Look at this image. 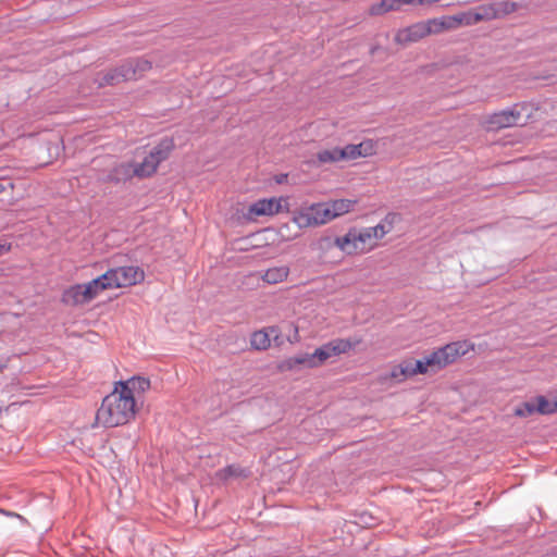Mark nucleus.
Masks as SVG:
<instances>
[{
  "label": "nucleus",
  "instance_id": "6ab92c4d",
  "mask_svg": "<svg viewBox=\"0 0 557 557\" xmlns=\"http://www.w3.org/2000/svg\"><path fill=\"white\" fill-rule=\"evenodd\" d=\"M289 270L286 267H275L268 269L262 278L269 284H276L283 282L288 276Z\"/></svg>",
  "mask_w": 557,
  "mask_h": 557
},
{
  "label": "nucleus",
  "instance_id": "ddd939ff",
  "mask_svg": "<svg viewBox=\"0 0 557 557\" xmlns=\"http://www.w3.org/2000/svg\"><path fill=\"white\" fill-rule=\"evenodd\" d=\"M136 176L133 162H125L115 165L108 175V181L113 183H121Z\"/></svg>",
  "mask_w": 557,
  "mask_h": 557
},
{
  "label": "nucleus",
  "instance_id": "cd10ccee",
  "mask_svg": "<svg viewBox=\"0 0 557 557\" xmlns=\"http://www.w3.org/2000/svg\"><path fill=\"white\" fill-rule=\"evenodd\" d=\"M536 412L534 399L524 401L517 406L513 410V414L520 418H527Z\"/></svg>",
  "mask_w": 557,
  "mask_h": 557
},
{
  "label": "nucleus",
  "instance_id": "39448f33",
  "mask_svg": "<svg viewBox=\"0 0 557 557\" xmlns=\"http://www.w3.org/2000/svg\"><path fill=\"white\" fill-rule=\"evenodd\" d=\"M352 347V343H350L348 339L337 338L331 341L310 354L311 367L318 368L322 366L329 358L345 354Z\"/></svg>",
  "mask_w": 557,
  "mask_h": 557
},
{
  "label": "nucleus",
  "instance_id": "72a5a7b5",
  "mask_svg": "<svg viewBox=\"0 0 557 557\" xmlns=\"http://www.w3.org/2000/svg\"><path fill=\"white\" fill-rule=\"evenodd\" d=\"M399 8L401 9L403 5L407 4H419L418 0H397Z\"/></svg>",
  "mask_w": 557,
  "mask_h": 557
},
{
  "label": "nucleus",
  "instance_id": "c9c22d12",
  "mask_svg": "<svg viewBox=\"0 0 557 557\" xmlns=\"http://www.w3.org/2000/svg\"><path fill=\"white\" fill-rule=\"evenodd\" d=\"M8 360L7 359H0V371L7 368Z\"/></svg>",
  "mask_w": 557,
  "mask_h": 557
},
{
  "label": "nucleus",
  "instance_id": "9b49d317",
  "mask_svg": "<svg viewBox=\"0 0 557 557\" xmlns=\"http://www.w3.org/2000/svg\"><path fill=\"white\" fill-rule=\"evenodd\" d=\"M119 387L131 394L134 399L150 388V381L143 376H133L126 381H120Z\"/></svg>",
  "mask_w": 557,
  "mask_h": 557
},
{
  "label": "nucleus",
  "instance_id": "bb28decb",
  "mask_svg": "<svg viewBox=\"0 0 557 557\" xmlns=\"http://www.w3.org/2000/svg\"><path fill=\"white\" fill-rule=\"evenodd\" d=\"M219 474L222 479L228 478H247L248 471L239 466L231 465L219 471Z\"/></svg>",
  "mask_w": 557,
  "mask_h": 557
},
{
  "label": "nucleus",
  "instance_id": "1a4fd4ad",
  "mask_svg": "<svg viewBox=\"0 0 557 557\" xmlns=\"http://www.w3.org/2000/svg\"><path fill=\"white\" fill-rule=\"evenodd\" d=\"M62 301L67 306H81L90 300V287L85 284H75L64 290Z\"/></svg>",
  "mask_w": 557,
  "mask_h": 557
},
{
  "label": "nucleus",
  "instance_id": "f704fd0d",
  "mask_svg": "<svg viewBox=\"0 0 557 557\" xmlns=\"http://www.w3.org/2000/svg\"><path fill=\"white\" fill-rule=\"evenodd\" d=\"M10 250V245H7V244H0V255L3 252V251H8Z\"/></svg>",
  "mask_w": 557,
  "mask_h": 557
},
{
  "label": "nucleus",
  "instance_id": "9d476101",
  "mask_svg": "<svg viewBox=\"0 0 557 557\" xmlns=\"http://www.w3.org/2000/svg\"><path fill=\"white\" fill-rule=\"evenodd\" d=\"M431 34V27L423 23H418L399 30L396 34V41L399 44L416 42Z\"/></svg>",
  "mask_w": 557,
  "mask_h": 557
},
{
  "label": "nucleus",
  "instance_id": "423d86ee",
  "mask_svg": "<svg viewBox=\"0 0 557 557\" xmlns=\"http://www.w3.org/2000/svg\"><path fill=\"white\" fill-rule=\"evenodd\" d=\"M107 274L110 277L112 288L132 286L140 283L145 277L144 271L138 267L110 269Z\"/></svg>",
  "mask_w": 557,
  "mask_h": 557
},
{
  "label": "nucleus",
  "instance_id": "c756f323",
  "mask_svg": "<svg viewBox=\"0 0 557 557\" xmlns=\"http://www.w3.org/2000/svg\"><path fill=\"white\" fill-rule=\"evenodd\" d=\"M476 12L480 14L479 18H482L483 21L498 18L496 4L481 5L476 9Z\"/></svg>",
  "mask_w": 557,
  "mask_h": 557
},
{
  "label": "nucleus",
  "instance_id": "473e14b6",
  "mask_svg": "<svg viewBox=\"0 0 557 557\" xmlns=\"http://www.w3.org/2000/svg\"><path fill=\"white\" fill-rule=\"evenodd\" d=\"M265 331H268V333H270V338L273 337L274 341L278 339V336H280L278 326H270V327L265 329Z\"/></svg>",
  "mask_w": 557,
  "mask_h": 557
},
{
  "label": "nucleus",
  "instance_id": "0eeeda50",
  "mask_svg": "<svg viewBox=\"0 0 557 557\" xmlns=\"http://www.w3.org/2000/svg\"><path fill=\"white\" fill-rule=\"evenodd\" d=\"M471 348L468 342H455L433 351L436 363V369H442L453 362L459 357L466 355Z\"/></svg>",
  "mask_w": 557,
  "mask_h": 557
},
{
  "label": "nucleus",
  "instance_id": "20e7f679",
  "mask_svg": "<svg viewBox=\"0 0 557 557\" xmlns=\"http://www.w3.org/2000/svg\"><path fill=\"white\" fill-rule=\"evenodd\" d=\"M293 220L300 228H306L325 224L332 215L326 203H313L296 212Z\"/></svg>",
  "mask_w": 557,
  "mask_h": 557
},
{
  "label": "nucleus",
  "instance_id": "393cba45",
  "mask_svg": "<svg viewBox=\"0 0 557 557\" xmlns=\"http://www.w3.org/2000/svg\"><path fill=\"white\" fill-rule=\"evenodd\" d=\"M414 374L428 372V368L436 369V363L433 354L424 357L423 359L412 362Z\"/></svg>",
  "mask_w": 557,
  "mask_h": 557
},
{
  "label": "nucleus",
  "instance_id": "aec40b11",
  "mask_svg": "<svg viewBox=\"0 0 557 557\" xmlns=\"http://www.w3.org/2000/svg\"><path fill=\"white\" fill-rule=\"evenodd\" d=\"M400 10L397 0H381L370 7L369 13L371 15H382L391 11Z\"/></svg>",
  "mask_w": 557,
  "mask_h": 557
},
{
  "label": "nucleus",
  "instance_id": "4468645a",
  "mask_svg": "<svg viewBox=\"0 0 557 557\" xmlns=\"http://www.w3.org/2000/svg\"><path fill=\"white\" fill-rule=\"evenodd\" d=\"M281 203L274 198L261 199L250 206L249 212L255 215H272L280 211Z\"/></svg>",
  "mask_w": 557,
  "mask_h": 557
},
{
  "label": "nucleus",
  "instance_id": "5701e85b",
  "mask_svg": "<svg viewBox=\"0 0 557 557\" xmlns=\"http://www.w3.org/2000/svg\"><path fill=\"white\" fill-rule=\"evenodd\" d=\"M355 238L360 245L359 250L363 251L366 250V245L372 239H375V231L372 227H364L361 230L355 228Z\"/></svg>",
  "mask_w": 557,
  "mask_h": 557
},
{
  "label": "nucleus",
  "instance_id": "f3484780",
  "mask_svg": "<svg viewBox=\"0 0 557 557\" xmlns=\"http://www.w3.org/2000/svg\"><path fill=\"white\" fill-rule=\"evenodd\" d=\"M326 205L331 211V215H332V220H333L337 216L348 213L355 207L356 200L336 199V200L326 202Z\"/></svg>",
  "mask_w": 557,
  "mask_h": 557
},
{
  "label": "nucleus",
  "instance_id": "2f4dec72",
  "mask_svg": "<svg viewBox=\"0 0 557 557\" xmlns=\"http://www.w3.org/2000/svg\"><path fill=\"white\" fill-rule=\"evenodd\" d=\"M480 14L476 12V10L474 12H470L466 15V23L467 24H476L481 21H483L482 18H479Z\"/></svg>",
  "mask_w": 557,
  "mask_h": 557
},
{
  "label": "nucleus",
  "instance_id": "e433bc0d",
  "mask_svg": "<svg viewBox=\"0 0 557 557\" xmlns=\"http://www.w3.org/2000/svg\"><path fill=\"white\" fill-rule=\"evenodd\" d=\"M4 189H5V188H4L3 184H1V183H0V194H1V193H3V191H4Z\"/></svg>",
  "mask_w": 557,
  "mask_h": 557
},
{
  "label": "nucleus",
  "instance_id": "2eb2a0df",
  "mask_svg": "<svg viewBox=\"0 0 557 557\" xmlns=\"http://www.w3.org/2000/svg\"><path fill=\"white\" fill-rule=\"evenodd\" d=\"M333 244L346 253H355L359 250L360 245L355 238V228L350 230L344 236L335 237Z\"/></svg>",
  "mask_w": 557,
  "mask_h": 557
},
{
  "label": "nucleus",
  "instance_id": "a211bd4d",
  "mask_svg": "<svg viewBox=\"0 0 557 557\" xmlns=\"http://www.w3.org/2000/svg\"><path fill=\"white\" fill-rule=\"evenodd\" d=\"M85 285L90 287V300L95 299L100 294V292L112 288L110 277L108 276L107 272L97 278L91 280Z\"/></svg>",
  "mask_w": 557,
  "mask_h": 557
},
{
  "label": "nucleus",
  "instance_id": "dca6fc26",
  "mask_svg": "<svg viewBox=\"0 0 557 557\" xmlns=\"http://www.w3.org/2000/svg\"><path fill=\"white\" fill-rule=\"evenodd\" d=\"M299 368L313 369V367H311L310 354H298L296 356L287 358L281 364V369L287 371H293Z\"/></svg>",
  "mask_w": 557,
  "mask_h": 557
},
{
  "label": "nucleus",
  "instance_id": "6e6552de",
  "mask_svg": "<svg viewBox=\"0 0 557 557\" xmlns=\"http://www.w3.org/2000/svg\"><path fill=\"white\" fill-rule=\"evenodd\" d=\"M521 122V112L519 106L502 110L491 114L486 121L490 129H498L518 125Z\"/></svg>",
  "mask_w": 557,
  "mask_h": 557
},
{
  "label": "nucleus",
  "instance_id": "f8f14e48",
  "mask_svg": "<svg viewBox=\"0 0 557 557\" xmlns=\"http://www.w3.org/2000/svg\"><path fill=\"white\" fill-rule=\"evenodd\" d=\"M371 143L347 145L344 148H339V158L341 160H355L359 157L371 154Z\"/></svg>",
  "mask_w": 557,
  "mask_h": 557
},
{
  "label": "nucleus",
  "instance_id": "b1692460",
  "mask_svg": "<svg viewBox=\"0 0 557 557\" xmlns=\"http://www.w3.org/2000/svg\"><path fill=\"white\" fill-rule=\"evenodd\" d=\"M317 160L320 164L335 163L341 161L339 148L334 147L332 149H325L317 152Z\"/></svg>",
  "mask_w": 557,
  "mask_h": 557
},
{
  "label": "nucleus",
  "instance_id": "4be33fe9",
  "mask_svg": "<svg viewBox=\"0 0 557 557\" xmlns=\"http://www.w3.org/2000/svg\"><path fill=\"white\" fill-rule=\"evenodd\" d=\"M534 403L537 413L552 414L557 412V401H550L544 396H536Z\"/></svg>",
  "mask_w": 557,
  "mask_h": 557
},
{
  "label": "nucleus",
  "instance_id": "7ed1b4c3",
  "mask_svg": "<svg viewBox=\"0 0 557 557\" xmlns=\"http://www.w3.org/2000/svg\"><path fill=\"white\" fill-rule=\"evenodd\" d=\"M174 147L173 138L163 137L141 162H133L136 176L140 178L151 176L157 171L159 164L169 158Z\"/></svg>",
  "mask_w": 557,
  "mask_h": 557
},
{
  "label": "nucleus",
  "instance_id": "f257e3e1",
  "mask_svg": "<svg viewBox=\"0 0 557 557\" xmlns=\"http://www.w3.org/2000/svg\"><path fill=\"white\" fill-rule=\"evenodd\" d=\"M137 400L119 386L107 395L96 413V421L104 428L124 425L135 418Z\"/></svg>",
  "mask_w": 557,
  "mask_h": 557
},
{
  "label": "nucleus",
  "instance_id": "412c9836",
  "mask_svg": "<svg viewBox=\"0 0 557 557\" xmlns=\"http://www.w3.org/2000/svg\"><path fill=\"white\" fill-rule=\"evenodd\" d=\"M250 344L255 349L265 350L271 345L270 333L265 330L256 331L250 337Z\"/></svg>",
  "mask_w": 557,
  "mask_h": 557
},
{
  "label": "nucleus",
  "instance_id": "f03ea898",
  "mask_svg": "<svg viewBox=\"0 0 557 557\" xmlns=\"http://www.w3.org/2000/svg\"><path fill=\"white\" fill-rule=\"evenodd\" d=\"M151 69V62L144 59L126 60L119 67L108 71L98 78L99 87L115 85L124 81L136 79Z\"/></svg>",
  "mask_w": 557,
  "mask_h": 557
},
{
  "label": "nucleus",
  "instance_id": "7c9ffc66",
  "mask_svg": "<svg viewBox=\"0 0 557 557\" xmlns=\"http://www.w3.org/2000/svg\"><path fill=\"white\" fill-rule=\"evenodd\" d=\"M521 5L518 2L513 1H502L496 4V9L498 12V17L503 15H508L510 13L516 12Z\"/></svg>",
  "mask_w": 557,
  "mask_h": 557
},
{
  "label": "nucleus",
  "instance_id": "c85d7f7f",
  "mask_svg": "<svg viewBox=\"0 0 557 557\" xmlns=\"http://www.w3.org/2000/svg\"><path fill=\"white\" fill-rule=\"evenodd\" d=\"M394 218V214H388L383 223L372 226L375 231V239L382 238L385 234L391 232Z\"/></svg>",
  "mask_w": 557,
  "mask_h": 557
},
{
  "label": "nucleus",
  "instance_id": "a878e982",
  "mask_svg": "<svg viewBox=\"0 0 557 557\" xmlns=\"http://www.w3.org/2000/svg\"><path fill=\"white\" fill-rule=\"evenodd\" d=\"M412 375H414V372H413V364L411 361L404 362V363L395 367L391 372V376L396 380H399V381L401 379L409 377Z\"/></svg>",
  "mask_w": 557,
  "mask_h": 557
}]
</instances>
